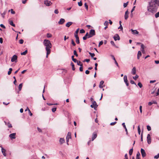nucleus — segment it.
<instances>
[{"mask_svg": "<svg viewBox=\"0 0 159 159\" xmlns=\"http://www.w3.org/2000/svg\"><path fill=\"white\" fill-rule=\"evenodd\" d=\"M154 2L156 3L153 4L152 7L150 9L151 10H149L148 11L153 13H155L157 11L158 7L159 6V0H156Z\"/></svg>", "mask_w": 159, "mask_h": 159, "instance_id": "obj_1", "label": "nucleus"}, {"mask_svg": "<svg viewBox=\"0 0 159 159\" xmlns=\"http://www.w3.org/2000/svg\"><path fill=\"white\" fill-rule=\"evenodd\" d=\"M43 44L46 46V50H51L50 48L52 47V45L50 41L47 39H44L43 41Z\"/></svg>", "mask_w": 159, "mask_h": 159, "instance_id": "obj_2", "label": "nucleus"}, {"mask_svg": "<svg viewBox=\"0 0 159 159\" xmlns=\"http://www.w3.org/2000/svg\"><path fill=\"white\" fill-rule=\"evenodd\" d=\"M156 0H151V1L148 2V5L147 7L148 11H149V10H151L150 9L152 7L153 4L156 3L154 2Z\"/></svg>", "mask_w": 159, "mask_h": 159, "instance_id": "obj_3", "label": "nucleus"}, {"mask_svg": "<svg viewBox=\"0 0 159 159\" xmlns=\"http://www.w3.org/2000/svg\"><path fill=\"white\" fill-rule=\"evenodd\" d=\"M95 35V32L94 30H90L89 34V38H91Z\"/></svg>", "mask_w": 159, "mask_h": 159, "instance_id": "obj_4", "label": "nucleus"}, {"mask_svg": "<svg viewBox=\"0 0 159 159\" xmlns=\"http://www.w3.org/2000/svg\"><path fill=\"white\" fill-rule=\"evenodd\" d=\"M71 138V133L70 132H68L66 137V143L68 145H69L68 142L69 139Z\"/></svg>", "mask_w": 159, "mask_h": 159, "instance_id": "obj_5", "label": "nucleus"}, {"mask_svg": "<svg viewBox=\"0 0 159 159\" xmlns=\"http://www.w3.org/2000/svg\"><path fill=\"white\" fill-rule=\"evenodd\" d=\"M141 152L143 157H144L146 156V154L144 149L143 148H141Z\"/></svg>", "mask_w": 159, "mask_h": 159, "instance_id": "obj_6", "label": "nucleus"}, {"mask_svg": "<svg viewBox=\"0 0 159 159\" xmlns=\"http://www.w3.org/2000/svg\"><path fill=\"white\" fill-rule=\"evenodd\" d=\"M147 142L148 144L151 143V138L150 135L149 134H148L147 135Z\"/></svg>", "mask_w": 159, "mask_h": 159, "instance_id": "obj_7", "label": "nucleus"}, {"mask_svg": "<svg viewBox=\"0 0 159 159\" xmlns=\"http://www.w3.org/2000/svg\"><path fill=\"white\" fill-rule=\"evenodd\" d=\"M17 56L15 55H13L11 59V61L12 62H14V61H16V60H17Z\"/></svg>", "mask_w": 159, "mask_h": 159, "instance_id": "obj_8", "label": "nucleus"}, {"mask_svg": "<svg viewBox=\"0 0 159 159\" xmlns=\"http://www.w3.org/2000/svg\"><path fill=\"white\" fill-rule=\"evenodd\" d=\"M16 133H13L10 134L9 135V137L11 139H15L16 138Z\"/></svg>", "mask_w": 159, "mask_h": 159, "instance_id": "obj_9", "label": "nucleus"}, {"mask_svg": "<svg viewBox=\"0 0 159 159\" xmlns=\"http://www.w3.org/2000/svg\"><path fill=\"white\" fill-rule=\"evenodd\" d=\"M44 3L47 6H49L52 4V3L50 1L46 0L44 1Z\"/></svg>", "mask_w": 159, "mask_h": 159, "instance_id": "obj_10", "label": "nucleus"}, {"mask_svg": "<svg viewBox=\"0 0 159 159\" xmlns=\"http://www.w3.org/2000/svg\"><path fill=\"white\" fill-rule=\"evenodd\" d=\"M113 38L115 41H116L117 40H120V37L118 34H116L114 36Z\"/></svg>", "mask_w": 159, "mask_h": 159, "instance_id": "obj_11", "label": "nucleus"}, {"mask_svg": "<svg viewBox=\"0 0 159 159\" xmlns=\"http://www.w3.org/2000/svg\"><path fill=\"white\" fill-rule=\"evenodd\" d=\"M97 134L95 132H93V134L92 136V141H93L97 137Z\"/></svg>", "mask_w": 159, "mask_h": 159, "instance_id": "obj_12", "label": "nucleus"}, {"mask_svg": "<svg viewBox=\"0 0 159 159\" xmlns=\"http://www.w3.org/2000/svg\"><path fill=\"white\" fill-rule=\"evenodd\" d=\"M65 22V20L64 19L61 18L60 19L59 21L58 22V23L59 25H62Z\"/></svg>", "mask_w": 159, "mask_h": 159, "instance_id": "obj_13", "label": "nucleus"}, {"mask_svg": "<svg viewBox=\"0 0 159 159\" xmlns=\"http://www.w3.org/2000/svg\"><path fill=\"white\" fill-rule=\"evenodd\" d=\"M129 13V12L128 11V10L126 11L125 13V20H127L128 18V14Z\"/></svg>", "mask_w": 159, "mask_h": 159, "instance_id": "obj_14", "label": "nucleus"}, {"mask_svg": "<svg viewBox=\"0 0 159 159\" xmlns=\"http://www.w3.org/2000/svg\"><path fill=\"white\" fill-rule=\"evenodd\" d=\"M89 36V33L88 32L83 37V39L84 40H86L87 38H89L88 37Z\"/></svg>", "mask_w": 159, "mask_h": 159, "instance_id": "obj_15", "label": "nucleus"}, {"mask_svg": "<svg viewBox=\"0 0 159 159\" xmlns=\"http://www.w3.org/2000/svg\"><path fill=\"white\" fill-rule=\"evenodd\" d=\"M131 73L133 75H135L136 73V68L135 67H134L132 69Z\"/></svg>", "mask_w": 159, "mask_h": 159, "instance_id": "obj_16", "label": "nucleus"}, {"mask_svg": "<svg viewBox=\"0 0 159 159\" xmlns=\"http://www.w3.org/2000/svg\"><path fill=\"white\" fill-rule=\"evenodd\" d=\"M92 102V104L94 106V109L95 110H96V108H97L98 106V105H97V104L95 101H93Z\"/></svg>", "mask_w": 159, "mask_h": 159, "instance_id": "obj_17", "label": "nucleus"}, {"mask_svg": "<svg viewBox=\"0 0 159 159\" xmlns=\"http://www.w3.org/2000/svg\"><path fill=\"white\" fill-rule=\"evenodd\" d=\"M2 148H1V151H2V152L3 154V155L4 156H6V150L3 148L2 147Z\"/></svg>", "mask_w": 159, "mask_h": 159, "instance_id": "obj_18", "label": "nucleus"}, {"mask_svg": "<svg viewBox=\"0 0 159 159\" xmlns=\"http://www.w3.org/2000/svg\"><path fill=\"white\" fill-rule=\"evenodd\" d=\"M72 24V22H69L66 24V26L67 27H69Z\"/></svg>", "mask_w": 159, "mask_h": 159, "instance_id": "obj_19", "label": "nucleus"}, {"mask_svg": "<svg viewBox=\"0 0 159 159\" xmlns=\"http://www.w3.org/2000/svg\"><path fill=\"white\" fill-rule=\"evenodd\" d=\"M59 142L61 144H62L65 142V140L64 138H61L59 140Z\"/></svg>", "mask_w": 159, "mask_h": 159, "instance_id": "obj_20", "label": "nucleus"}, {"mask_svg": "<svg viewBox=\"0 0 159 159\" xmlns=\"http://www.w3.org/2000/svg\"><path fill=\"white\" fill-rule=\"evenodd\" d=\"M104 83V81L103 80H102L100 81V84L99 85V87L100 88H103V86L102 85H103Z\"/></svg>", "mask_w": 159, "mask_h": 159, "instance_id": "obj_21", "label": "nucleus"}, {"mask_svg": "<svg viewBox=\"0 0 159 159\" xmlns=\"http://www.w3.org/2000/svg\"><path fill=\"white\" fill-rule=\"evenodd\" d=\"M76 38V42L77 44H79L80 43V40L79 39V37L78 35H75Z\"/></svg>", "mask_w": 159, "mask_h": 159, "instance_id": "obj_22", "label": "nucleus"}, {"mask_svg": "<svg viewBox=\"0 0 159 159\" xmlns=\"http://www.w3.org/2000/svg\"><path fill=\"white\" fill-rule=\"evenodd\" d=\"M131 31L132 32V33L134 34H139V32L137 30H133L132 29H131Z\"/></svg>", "mask_w": 159, "mask_h": 159, "instance_id": "obj_23", "label": "nucleus"}, {"mask_svg": "<svg viewBox=\"0 0 159 159\" xmlns=\"http://www.w3.org/2000/svg\"><path fill=\"white\" fill-rule=\"evenodd\" d=\"M7 12V10H5L4 12L2 13H1V15L2 16V17L3 18H4V16L6 14V13Z\"/></svg>", "mask_w": 159, "mask_h": 159, "instance_id": "obj_24", "label": "nucleus"}, {"mask_svg": "<svg viewBox=\"0 0 159 159\" xmlns=\"http://www.w3.org/2000/svg\"><path fill=\"white\" fill-rule=\"evenodd\" d=\"M124 81L125 82H128V80L127 78V76L126 75H125L124 77Z\"/></svg>", "mask_w": 159, "mask_h": 159, "instance_id": "obj_25", "label": "nucleus"}, {"mask_svg": "<svg viewBox=\"0 0 159 159\" xmlns=\"http://www.w3.org/2000/svg\"><path fill=\"white\" fill-rule=\"evenodd\" d=\"M71 66H72V69L73 70H75L74 65L73 63L71 62L70 64Z\"/></svg>", "mask_w": 159, "mask_h": 159, "instance_id": "obj_26", "label": "nucleus"}, {"mask_svg": "<svg viewBox=\"0 0 159 159\" xmlns=\"http://www.w3.org/2000/svg\"><path fill=\"white\" fill-rule=\"evenodd\" d=\"M9 22H10L9 24L11 25L14 27L15 26V25L13 23L12 21L11 20Z\"/></svg>", "mask_w": 159, "mask_h": 159, "instance_id": "obj_27", "label": "nucleus"}, {"mask_svg": "<svg viewBox=\"0 0 159 159\" xmlns=\"http://www.w3.org/2000/svg\"><path fill=\"white\" fill-rule=\"evenodd\" d=\"M47 51V54L46 57L48 58V55H49L51 52V50H46Z\"/></svg>", "mask_w": 159, "mask_h": 159, "instance_id": "obj_28", "label": "nucleus"}, {"mask_svg": "<svg viewBox=\"0 0 159 159\" xmlns=\"http://www.w3.org/2000/svg\"><path fill=\"white\" fill-rule=\"evenodd\" d=\"M22 86V83L20 84L18 86L19 91H20Z\"/></svg>", "mask_w": 159, "mask_h": 159, "instance_id": "obj_29", "label": "nucleus"}, {"mask_svg": "<svg viewBox=\"0 0 159 159\" xmlns=\"http://www.w3.org/2000/svg\"><path fill=\"white\" fill-rule=\"evenodd\" d=\"M77 65L79 66H82L83 64H80L81 62L80 61H77L76 62Z\"/></svg>", "mask_w": 159, "mask_h": 159, "instance_id": "obj_30", "label": "nucleus"}, {"mask_svg": "<svg viewBox=\"0 0 159 159\" xmlns=\"http://www.w3.org/2000/svg\"><path fill=\"white\" fill-rule=\"evenodd\" d=\"M133 149L132 148L131 149H130L129 151V154L130 155H131L132 153H133Z\"/></svg>", "mask_w": 159, "mask_h": 159, "instance_id": "obj_31", "label": "nucleus"}, {"mask_svg": "<svg viewBox=\"0 0 159 159\" xmlns=\"http://www.w3.org/2000/svg\"><path fill=\"white\" fill-rule=\"evenodd\" d=\"M79 29L78 28V29L76 30V31H75V35H78V32H79Z\"/></svg>", "mask_w": 159, "mask_h": 159, "instance_id": "obj_32", "label": "nucleus"}, {"mask_svg": "<svg viewBox=\"0 0 159 159\" xmlns=\"http://www.w3.org/2000/svg\"><path fill=\"white\" fill-rule=\"evenodd\" d=\"M27 52V50H26L23 52L21 53V55H25Z\"/></svg>", "mask_w": 159, "mask_h": 159, "instance_id": "obj_33", "label": "nucleus"}, {"mask_svg": "<svg viewBox=\"0 0 159 159\" xmlns=\"http://www.w3.org/2000/svg\"><path fill=\"white\" fill-rule=\"evenodd\" d=\"M138 131L139 134H140L141 132V130L139 125L138 127Z\"/></svg>", "mask_w": 159, "mask_h": 159, "instance_id": "obj_34", "label": "nucleus"}, {"mask_svg": "<svg viewBox=\"0 0 159 159\" xmlns=\"http://www.w3.org/2000/svg\"><path fill=\"white\" fill-rule=\"evenodd\" d=\"M89 54L92 57H93L95 56L94 53H91L90 52H89Z\"/></svg>", "mask_w": 159, "mask_h": 159, "instance_id": "obj_35", "label": "nucleus"}, {"mask_svg": "<svg viewBox=\"0 0 159 159\" xmlns=\"http://www.w3.org/2000/svg\"><path fill=\"white\" fill-rule=\"evenodd\" d=\"M27 109H28V110L29 111V114L30 115V116H32V113L30 111V110L29 109V108H28V107H27Z\"/></svg>", "mask_w": 159, "mask_h": 159, "instance_id": "obj_36", "label": "nucleus"}, {"mask_svg": "<svg viewBox=\"0 0 159 159\" xmlns=\"http://www.w3.org/2000/svg\"><path fill=\"white\" fill-rule=\"evenodd\" d=\"M140 155V153L139 152H138L136 155V158H140L139 156Z\"/></svg>", "mask_w": 159, "mask_h": 159, "instance_id": "obj_37", "label": "nucleus"}, {"mask_svg": "<svg viewBox=\"0 0 159 159\" xmlns=\"http://www.w3.org/2000/svg\"><path fill=\"white\" fill-rule=\"evenodd\" d=\"M138 85L140 88H141L143 86L142 84L140 82H139Z\"/></svg>", "mask_w": 159, "mask_h": 159, "instance_id": "obj_38", "label": "nucleus"}, {"mask_svg": "<svg viewBox=\"0 0 159 159\" xmlns=\"http://www.w3.org/2000/svg\"><path fill=\"white\" fill-rule=\"evenodd\" d=\"M155 17L156 18H158L159 17V12H158L155 14Z\"/></svg>", "mask_w": 159, "mask_h": 159, "instance_id": "obj_39", "label": "nucleus"}, {"mask_svg": "<svg viewBox=\"0 0 159 159\" xmlns=\"http://www.w3.org/2000/svg\"><path fill=\"white\" fill-rule=\"evenodd\" d=\"M128 2H127L126 3H124V5H123V6L124 7H127V6L128 4Z\"/></svg>", "mask_w": 159, "mask_h": 159, "instance_id": "obj_40", "label": "nucleus"}, {"mask_svg": "<svg viewBox=\"0 0 159 159\" xmlns=\"http://www.w3.org/2000/svg\"><path fill=\"white\" fill-rule=\"evenodd\" d=\"M74 54L75 55L76 57L78 56V55L77 53V52L76 50H74Z\"/></svg>", "mask_w": 159, "mask_h": 159, "instance_id": "obj_41", "label": "nucleus"}, {"mask_svg": "<svg viewBox=\"0 0 159 159\" xmlns=\"http://www.w3.org/2000/svg\"><path fill=\"white\" fill-rule=\"evenodd\" d=\"M138 77L139 76L137 75H136L134 77H133V78L134 80H136Z\"/></svg>", "mask_w": 159, "mask_h": 159, "instance_id": "obj_42", "label": "nucleus"}, {"mask_svg": "<svg viewBox=\"0 0 159 159\" xmlns=\"http://www.w3.org/2000/svg\"><path fill=\"white\" fill-rule=\"evenodd\" d=\"M108 22L107 21H106L104 23V25L105 26H107L108 25Z\"/></svg>", "mask_w": 159, "mask_h": 159, "instance_id": "obj_43", "label": "nucleus"}, {"mask_svg": "<svg viewBox=\"0 0 159 159\" xmlns=\"http://www.w3.org/2000/svg\"><path fill=\"white\" fill-rule=\"evenodd\" d=\"M130 83L132 84H134L136 85V86H137V85L136 84V83H135V82L133 80H131L130 81Z\"/></svg>", "mask_w": 159, "mask_h": 159, "instance_id": "obj_44", "label": "nucleus"}, {"mask_svg": "<svg viewBox=\"0 0 159 159\" xmlns=\"http://www.w3.org/2000/svg\"><path fill=\"white\" fill-rule=\"evenodd\" d=\"M159 95V88L158 89H157V92L155 94V96H157Z\"/></svg>", "mask_w": 159, "mask_h": 159, "instance_id": "obj_45", "label": "nucleus"}, {"mask_svg": "<svg viewBox=\"0 0 159 159\" xmlns=\"http://www.w3.org/2000/svg\"><path fill=\"white\" fill-rule=\"evenodd\" d=\"M103 44V41H101L98 44V47H99L101 45H102Z\"/></svg>", "mask_w": 159, "mask_h": 159, "instance_id": "obj_46", "label": "nucleus"}, {"mask_svg": "<svg viewBox=\"0 0 159 159\" xmlns=\"http://www.w3.org/2000/svg\"><path fill=\"white\" fill-rule=\"evenodd\" d=\"M111 43L113 45V46L116 47V45H115L114 42L113 41H111Z\"/></svg>", "mask_w": 159, "mask_h": 159, "instance_id": "obj_47", "label": "nucleus"}, {"mask_svg": "<svg viewBox=\"0 0 159 159\" xmlns=\"http://www.w3.org/2000/svg\"><path fill=\"white\" fill-rule=\"evenodd\" d=\"M85 32V30L83 29H81L80 30V33L81 34L84 33Z\"/></svg>", "mask_w": 159, "mask_h": 159, "instance_id": "obj_48", "label": "nucleus"}, {"mask_svg": "<svg viewBox=\"0 0 159 159\" xmlns=\"http://www.w3.org/2000/svg\"><path fill=\"white\" fill-rule=\"evenodd\" d=\"M147 129L148 131H150L151 130V128L150 126L147 125Z\"/></svg>", "mask_w": 159, "mask_h": 159, "instance_id": "obj_49", "label": "nucleus"}, {"mask_svg": "<svg viewBox=\"0 0 159 159\" xmlns=\"http://www.w3.org/2000/svg\"><path fill=\"white\" fill-rule=\"evenodd\" d=\"M137 55L141 56L142 55V53L140 51H139Z\"/></svg>", "mask_w": 159, "mask_h": 159, "instance_id": "obj_50", "label": "nucleus"}, {"mask_svg": "<svg viewBox=\"0 0 159 159\" xmlns=\"http://www.w3.org/2000/svg\"><path fill=\"white\" fill-rule=\"evenodd\" d=\"M24 40L23 39H20L19 40V43L20 44H22L23 43Z\"/></svg>", "mask_w": 159, "mask_h": 159, "instance_id": "obj_51", "label": "nucleus"}, {"mask_svg": "<svg viewBox=\"0 0 159 159\" xmlns=\"http://www.w3.org/2000/svg\"><path fill=\"white\" fill-rule=\"evenodd\" d=\"M71 43L74 46H75L76 45V44L73 39H72L71 40Z\"/></svg>", "mask_w": 159, "mask_h": 159, "instance_id": "obj_52", "label": "nucleus"}, {"mask_svg": "<svg viewBox=\"0 0 159 159\" xmlns=\"http://www.w3.org/2000/svg\"><path fill=\"white\" fill-rule=\"evenodd\" d=\"M159 157V153H158L157 155L154 157V158L155 159H158Z\"/></svg>", "mask_w": 159, "mask_h": 159, "instance_id": "obj_53", "label": "nucleus"}, {"mask_svg": "<svg viewBox=\"0 0 159 159\" xmlns=\"http://www.w3.org/2000/svg\"><path fill=\"white\" fill-rule=\"evenodd\" d=\"M56 109L57 108L56 107H55V108H52V111L53 112H55L56 110Z\"/></svg>", "mask_w": 159, "mask_h": 159, "instance_id": "obj_54", "label": "nucleus"}, {"mask_svg": "<svg viewBox=\"0 0 159 159\" xmlns=\"http://www.w3.org/2000/svg\"><path fill=\"white\" fill-rule=\"evenodd\" d=\"M78 4L79 6H81L82 5V2L80 1V2H78Z\"/></svg>", "mask_w": 159, "mask_h": 159, "instance_id": "obj_55", "label": "nucleus"}, {"mask_svg": "<svg viewBox=\"0 0 159 159\" xmlns=\"http://www.w3.org/2000/svg\"><path fill=\"white\" fill-rule=\"evenodd\" d=\"M84 5L86 9H87V10H88V5H87L86 3H85Z\"/></svg>", "mask_w": 159, "mask_h": 159, "instance_id": "obj_56", "label": "nucleus"}, {"mask_svg": "<svg viewBox=\"0 0 159 159\" xmlns=\"http://www.w3.org/2000/svg\"><path fill=\"white\" fill-rule=\"evenodd\" d=\"M52 35L51 34L48 33L47 34V36L48 38H50L52 37Z\"/></svg>", "mask_w": 159, "mask_h": 159, "instance_id": "obj_57", "label": "nucleus"}, {"mask_svg": "<svg viewBox=\"0 0 159 159\" xmlns=\"http://www.w3.org/2000/svg\"><path fill=\"white\" fill-rule=\"evenodd\" d=\"M116 123V122L115 121V122H114L111 123H110V125H115Z\"/></svg>", "mask_w": 159, "mask_h": 159, "instance_id": "obj_58", "label": "nucleus"}, {"mask_svg": "<svg viewBox=\"0 0 159 159\" xmlns=\"http://www.w3.org/2000/svg\"><path fill=\"white\" fill-rule=\"evenodd\" d=\"M139 110H140V112L141 113H142V106H139Z\"/></svg>", "mask_w": 159, "mask_h": 159, "instance_id": "obj_59", "label": "nucleus"}, {"mask_svg": "<svg viewBox=\"0 0 159 159\" xmlns=\"http://www.w3.org/2000/svg\"><path fill=\"white\" fill-rule=\"evenodd\" d=\"M141 48L142 49V50L144 49V45L143 44H141Z\"/></svg>", "mask_w": 159, "mask_h": 159, "instance_id": "obj_60", "label": "nucleus"}, {"mask_svg": "<svg viewBox=\"0 0 159 159\" xmlns=\"http://www.w3.org/2000/svg\"><path fill=\"white\" fill-rule=\"evenodd\" d=\"M79 69H80V71H83V66H80V67Z\"/></svg>", "mask_w": 159, "mask_h": 159, "instance_id": "obj_61", "label": "nucleus"}, {"mask_svg": "<svg viewBox=\"0 0 159 159\" xmlns=\"http://www.w3.org/2000/svg\"><path fill=\"white\" fill-rule=\"evenodd\" d=\"M37 130H38L39 132H42V129H41L40 128H39V127H38L37 128Z\"/></svg>", "mask_w": 159, "mask_h": 159, "instance_id": "obj_62", "label": "nucleus"}, {"mask_svg": "<svg viewBox=\"0 0 159 159\" xmlns=\"http://www.w3.org/2000/svg\"><path fill=\"white\" fill-rule=\"evenodd\" d=\"M0 26L1 27H2L4 29H5L6 28L5 26L2 24H1L0 25Z\"/></svg>", "mask_w": 159, "mask_h": 159, "instance_id": "obj_63", "label": "nucleus"}, {"mask_svg": "<svg viewBox=\"0 0 159 159\" xmlns=\"http://www.w3.org/2000/svg\"><path fill=\"white\" fill-rule=\"evenodd\" d=\"M118 29H120L121 30H123V27H122V26L121 25H120V26L118 28Z\"/></svg>", "mask_w": 159, "mask_h": 159, "instance_id": "obj_64", "label": "nucleus"}]
</instances>
